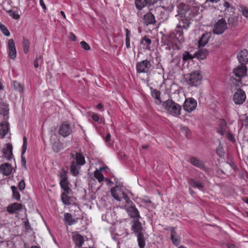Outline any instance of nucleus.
Wrapping results in <instances>:
<instances>
[{
    "mask_svg": "<svg viewBox=\"0 0 248 248\" xmlns=\"http://www.w3.org/2000/svg\"><path fill=\"white\" fill-rule=\"evenodd\" d=\"M110 137H111L110 134L109 133H108L105 138V140L106 142L108 143L109 142V141L110 140Z\"/></svg>",
    "mask_w": 248,
    "mask_h": 248,
    "instance_id": "nucleus-58",
    "label": "nucleus"
},
{
    "mask_svg": "<svg viewBox=\"0 0 248 248\" xmlns=\"http://www.w3.org/2000/svg\"><path fill=\"white\" fill-rule=\"evenodd\" d=\"M69 37H70V39L72 41H75L76 40V35L72 32H71L70 33Z\"/></svg>",
    "mask_w": 248,
    "mask_h": 248,
    "instance_id": "nucleus-57",
    "label": "nucleus"
},
{
    "mask_svg": "<svg viewBox=\"0 0 248 248\" xmlns=\"http://www.w3.org/2000/svg\"><path fill=\"white\" fill-rule=\"evenodd\" d=\"M12 145L10 144H6V147L3 149V156L7 160H10L14 156Z\"/></svg>",
    "mask_w": 248,
    "mask_h": 248,
    "instance_id": "nucleus-18",
    "label": "nucleus"
},
{
    "mask_svg": "<svg viewBox=\"0 0 248 248\" xmlns=\"http://www.w3.org/2000/svg\"><path fill=\"white\" fill-rule=\"evenodd\" d=\"M96 107L97 109L101 110L103 108V105L102 104L100 103L97 105Z\"/></svg>",
    "mask_w": 248,
    "mask_h": 248,
    "instance_id": "nucleus-64",
    "label": "nucleus"
},
{
    "mask_svg": "<svg viewBox=\"0 0 248 248\" xmlns=\"http://www.w3.org/2000/svg\"><path fill=\"white\" fill-rule=\"evenodd\" d=\"M163 108L170 114L177 116L181 114V107L172 100L168 99L162 104Z\"/></svg>",
    "mask_w": 248,
    "mask_h": 248,
    "instance_id": "nucleus-2",
    "label": "nucleus"
},
{
    "mask_svg": "<svg viewBox=\"0 0 248 248\" xmlns=\"http://www.w3.org/2000/svg\"><path fill=\"white\" fill-rule=\"evenodd\" d=\"M227 23L223 18L219 19L214 25L213 32L217 34H222L227 29Z\"/></svg>",
    "mask_w": 248,
    "mask_h": 248,
    "instance_id": "nucleus-8",
    "label": "nucleus"
},
{
    "mask_svg": "<svg viewBox=\"0 0 248 248\" xmlns=\"http://www.w3.org/2000/svg\"><path fill=\"white\" fill-rule=\"evenodd\" d=\"M158 1V0H146V6L150 10H153V7Z\"/></svg>",
    "mask_w": 248,
    "mask_h": 248,
    "instance_id": "nucleus-42",
    "label": "nucleus"
},
{
    "mask_svg": "<svg viewBox=\"0 0 248 248\" xmlns=\"http://www.w3.org/2000/svg\"><path fill=\"white\" fill-rule=\"evenodd\" d=\"M8 124L6 123L0 124V138H3L8 131Z\"/></svg>",
    "mask_w": 248,
    "mask_h": 248,
    "instance_id": "nucleus-29",
    "label": "nucleus"
},
{
    "mask_svg": "<svg viewBox=\"0 0 248 248\" xmlns=\"http://www.w3.org/2000/svg\"><path fill=\"white\" fill-rule=\"evenodd\" d=\"M65 192H64L61 194V200L63 204L65 205H69L71 204L70 198L67 196V194Z\"/></svg>",
    "mask_w": 248,
    "mask_h": 248,
    "instance_id": "nucleus-36",
    "label": "nucleus"
},
{
    "mask_svg": "<svg viewBox=\"0 0 248 248\" xmlns=\"http://www.w3.org/2000/svg\"><path fill=\"white\" fill-rule=\"evenodd\" d=\"M227 247L228 248H237V247L235 246L234 244H231V243H228L227 244Z\"/></svg>",
    "mask_w": 248,
    "mask_h": 248,
    "instance_id": "nucleus-60",
    "label": "nucleus"
},
{
    "mask_svg": "<svg viewBox=\"0 0 248 248\" xmlns=\"http://www.w3.org/2000/svg\"><path fill=\"white\" fill-rule=\"evenodd\" d=\"M13 86L15 90L20 93L21 94L23 93V86L21 84L16 81H13Z\"/></svg>",
    "mask_w": 248,
    "mask_h": 248,
    "instance_id": "nucleus-35",
    "label": "nucleus"
},
{
    "mask_svg": "<svg viewBox=\"0 0 248 248\" xmlns=\"http://www.w3.org/2000/svg\"><path fill=\"white\" fill-rule=\"evenodd\" d=\"M12 16L16 19H18L20 17L18 14L16 13H13Z\"/></svg>",
    "mask_w": 248,
    "mask_h": 248,
    "instance_id": "nucleus-62",
    "label": "nucleus"
},
{
    "mask_svg": "<svg viewBox=\"0 0 248 248\" xmlns=\"http://www.w3.org/2000/svg\"><path fill=\"white\" fill-rule=\"evenodd\" d=\"M130 39H125L126 46L127 48H130Z\"/></svg>",
    "mask_w": 248,
    "mask_h": 248,
    "instance_id": "nucleus-59",
    "label": "nucleus"
},
{
    "mask_svg": "<svg viewBox=\"0 0 248 248\" xmlns=\"http://www.w3.org/2000/svg\"><path fill=\"white\" fill-rule=\"evenodd\" d=\"M50 142L52 148L54 152H58L62 149V145L56 135L54 134L51 136Z\"/></svg>",
    "mask_w": 248,
    "mask_h": 248,
    "instance_id": "nucleus-11",
    "label": "nucleus"
},
{
    "mask_svg": "<svg viewBox=\"0 0 248 248\" xmlns=\"http://www.w3.org/2000/svg\"><path fill=\"white\" fill-rule=\"evenodd\" d=\"M92 117V119L94 121H95V122H99V116L96 113H93Z\"/></svg>",
    "mask_w": 248,
    "mask_h": 248,
    "instance_id": "nucleus-53",
    "label": "nucleus"
},
{
    "mask_svg": "<svg viewBox=\"0 0 248 248\" xmlns=\"http://www.w3.org/2000/svg\"><path fill=\"white\" fill-rule=\"evenodd\" d=\"M237 58L241 64L245 65L248 63V51L244 49L237 55Z\"/></svg>",
    "mask_w": 248,
    "mask_h": 248,
    "instance_id": "nucleus-14",
    "label": "nucleus"
},
{
    "mask_svg": "<svg viewBox=\"0 0 248 248\" xmlns=\"http://www.w3.org/2000/svg\"><path fill=\"white\" fill-rule=\"evenodd\" d=\"M8 108L7 107H5L3 111L2 110H0V114H2L3 115H6L8 114Z\"/></svg>",
    "mask_w": 248,
    "mask_h": 248,
    "instance_id": "nucleus-55",
    "label": "nucleus"
},
{
    "mask_svg": "<svg viewBox=\"0 0 248 248\" xmlns=\"http://www.w3.org/2000/svg\"><path fill=\"white\" fill-rule=\"evenodd\" d=\"M8 55L11 59H15L16 55V50L13 39H11L8 41Z\"/></svg>",
    "mask_w": 248,
    "mask_h": 248,
    "instance_id": "nucleus-13",
    "label": "nucleus"
},
{
    "mask_svg": "<svg viewBox=\"0 0 248 248\" xmlns=\"http://www.w3.org/2000/svg\"><path fill=\"white\" fill-rule=\"evenodd\" d=\"M152 67L151 62L147 60H144L137 63L136 70L138 73H148Z\"/></svg>",
    "mask_w": 248,
    "mask_h": 248,
    "instance_id": "nucleus-5",
    "label": "nucleus"
},
{
    "mask_svg": "<svg viewBox=\"0 0 248 248\" xmlns=\"http://www.w3.org/2000/svg\"><path fill=\"white\" fill-rule=\"evenodd\" d=\"M80 45L81 47L86 50H89L91 48L90 46L85 41H81Z\"/></svg>",
    "mask_w": 248,
    "mask_h": 248,
    "instance_id": "nucleus-46",
    "label": "nucleus"
},
{
    "mask_svg": "<svg viewBox=\"0 0 248 248\" xmlns=\"http://www.w3.org/2000/svg\"><path fill=\"white\" fill-rule=\"evenodd\" d=\"M40 59H41V56L37 57L34 61V66L36 68H37L39 66L38 61Z\"/></svg>",
    "mask_w": 248,
    "mask_h": 248,
    "instance_id": "nucleus-52",
    "label": "nucleus"
},
{
    "mask_svg": "<svg viewBox=\"0 0 248 248\" xmlns=\"http://www.w3.org/2000/svg\"><path fill=\"white\" fill-rule=\"evenodd\" d=\"M78 218L73 217L72 215L70 213H66L64 214V220L65 223L68 224L70 226L76 223L78 221Z\"/></svg>",
    "mask_w": 248,
    "mask_h": 248,
    "instance_id": "nucleus-23",
    "label": "nucleus"
},
{
    "mask_svg": "<svg viewBox=\"0 0 248 248\" xmlns=\"http://www.w3.org/2000/svg\"><path fill=\"white\" fill-rule=\"evenodd\" d=\"M208 42L207 34H203L199 41L200 46H204Z\"/></svg>",
    "mask_w": 248,
    "mask_h": 248,
    "instance_id": "nucleus-39",
    "label": "nucleus"
},
{
    "mask_svg": "<svg viewBox=\"0 0 248 248\" xmlns=\"http://www.w3.org/2000/svg\"><path fill=\"white\" fill-rule=\"evenodd\" d=\"M23 205L21 203L15 202L9 205L7 207V211L10 214H18L23 209Z\"/></svg>",
    "mask_w": 248,
    "mask_h": 248,
    "instance_id": "nucleus-12",
    "label": "nucleus"
},
{
    "mask_svg": "<svg viewBox=\"0 0 248 248\" xmlns=\"http://www.w3.org/2000/svg\"><path fill=\"white\" fill-rule=\"evenodd\" d=\"M228 131L226 122L224 119L220 120L218 127L217 130V133L222 136H224Z\"/></svg>",
    "mask_w": 248,
    "mask_h": 248,
    "instance_id": "nucleus-16",
    "label": "nucleus"
},
{
    "mask_svg": "<svg viewBox=\"0 0 248 248\" xmlns=\"http://www.w3.org/2000/svg\"><path fill=\"white\" fill-rule=\"evenodd\" d=\"M242 11L243 15L245 17L248 18V8L245 7L242 9Z\"/></svg>",
    "mask_w": 248,
    "mask_h": 248,
    "instance_id": "nucleus-50",
    "label": "nucleus"
},
{
    "mask_svg": "<svg viewBox=\"0 0 248 248\" xmlns=\"http://www.w3.org/2000/svg\"><path fill=\"white\" fill-rule=\"evenodd\" d=\"M22 44L24 52L27 54L29 52L30 48V43L29 40L24 38Z\"/></svg>",
    "mask_w": 248,
    "mask_h": 248,
    "instance_id": "nucleus-40",
    "label": "nucleus"
},
{
    "mask_svg": "<svg viewBox=\"0 0 248 248\" xmlns=\"http://www.w3.org/2000/svg\"><path fill=\"white\" fill-rule=\"evenodd\" d=\"M186 78L189 85L196 86L200 84L202 77L200 71H195L187 75Z\"/></svg>",
    "mask_w": 248,
    "mask_h": 248,
    "instance_id": "nucleus-4",
    "label": "nucleus"
},
{
    "mask_svg": "<svg viewBox=\"0 0 248 248\" xmlns=\"http://www.w3.org/2000/svg\"><path fill=\"white\" fill-rule=\"evenodd\" d=\"M170 230L171 232L170 237L172 243L176 246L179 245L181 241L180 237L176 232L175 228L173 227H170Z\"/></svg>",
    "mask_w": 248,
    "mask_h": 248,
    "instance_id": "nucleus-20",
    "label": "nucleus"
},
{
    "mask_svg": "<svg viewBox=\"0 0 248 248\" xmlns=\"http://www.w3.org/2000/svg\"><path fill=\"white\" fill-rule=\"evenodd\" d=\"M127 212L131 217L135 218L136 220L139 219L140 217V213L138 210L135 207L129 206L127 208Z\"/></svg>",
    "mask_w": 248,
    "mask_h": 248,
    "instance_id": "nucleus-22",
    "label": "nucleus"
},
{
    "mask_svg": "<svg viewBox=\"0 0 248 248\" xmlns=\"http://www.w3.org/2000/svg\"><path fill=\"white\" fill-rule=\"evenodd\" d=\"M0 30L5 36H10V33L9 31L4 25L0 24Z\"/></svg>",
    "mask_w": 248,
    "mask_h": 248,
    "instance_id": "nucleus-43",
    "label": "nucleus"
},
{
    "mask_svg": "<svg viewBox=\"0 0 248 248\" xmlns=\"http://www.w3.org/2000/svg\"><path fill=\"white\" fill-rule=\"evenodd\" d=\"M110 193L112 196L118 201L124 200L127 204L132 202L125 192V189L123 186L116 185L110 189Z\"/></svg>",
    "mask_w": 248,
    "mask_h": 248,
    "instance_id": "nucleus-1",
    "label": "nucleus"
},
{
    "mask_svg": "<svg viewBox=\"0 0 248 248\" xmlns=\"http://www.w3.org/2000/svg\"><path fill=\"white\" fill-rule=\"evenodd\" d=\"M146 0H135L136 7L139 10H141L144 7L146 6Z\"/></svg>",
    "mask_w": 248,
    "mask_h": 248,
    "instance_id": "nucleus-38",
    "label": "nucleus"
},
{
    "mask_svg": "<svg viewBox=\"0 0 248 248\" xmlns=\"http://www.w3.org/2000/svg\"><path fill=\"white\" fill-rule=\"evenodd\" d=\"M18 187L20 190H22L25 188V183L23 180H22L20 181L19 183Z\"/></svg>",
    "mask_w": 248,
    "mask_h": 248,
    "instance_id": "nucleus-49",
    "label": "nucleus"
},
{
    "mask_svg": "<svg viewBox=\"0 0 248 248\" xmlns=\"http://www.w3.org/2000/svg\"><path fill=\"white\" fill-rule=\"evenodd\" d=\"M143 21L146 25L154 24L156 22L154 14L150 12L144 16Z\"/></svg>",
    "mask_w": 248,
    "mask_h": 248,
    "instance_id": "nucleus-21",
    "label": "nucleus"
},
{
    "mask_svg": "<svg viewBox=\"0 0 248 248\" xmlns=\"http://www.w3.org/2000/svg\"><path fill=\"white\" fill-rule=\"evenodd\" d=\"M160 92L156 89H154L151 92L152 97L156 100L155 101V103L158 105H160L162 103L160 98Z\"/></svg>",
    "mask_w": 248,
    "mask_h": 248,
    "instance_id": "nucleus-27",
    "label": "nucleus"
},
{
    "mask_svg": "<svg viewBox=\"0 0 248 248\" xmlns=\"http://www.w3.org/2000/svg\"><path fill=\"white\" fill-rule=\"evenodd\" d=\"M73 129L71 125L65 122L63 123L60 126L59 133L62 137H66L69 136L72 132Z\"/></svg>",
    "mask_w": 248,
    "mask_h": 248,
    "instance_id": "nucleus-10",
    "label": "nucleus"
},
{
    "mask_svg": "<svg viewBox=\"0 0 248 248\" xmlns=\"http://www.w3.org/2000/svg\"><path fill=\"white\" fill-rule=\"evenodd\" d=\"M132 230L134 232L137 234L138 233H141V231L142 230V227L141 223L139 221V220H135L133 222V224L132 225Z\"/></svg>",
    "mask_w": 248,
    "mask_h": 248,
    "instance_id": "nucleus-28",
    "label": "nucleus"
},
{
    "mask_svg": "<svg viewBox=\"0 0 248 248\" xmlns=\"http://www.w3.org/2000/svg\"><path fill=\"white\" fill-rule=\"evenodd\" d=\"M225 10L228 9L230 7H232L229 2L226 1H224L222 4Z\"/></svg>",
    "mask_w": 248,
    "mask_h": 248,
    "instance_id": "nucleus-51",
    "label": "nucleus"
},
{
    "mask_svg": "<svg viewBox=\"0 0 248 248\" xmlns=\"http://www.w3.org/2000/svg\"><path fill=\"white\" fill-rule=\"evenodd\" d=\"M76 163L80 166L83 165L85 163L84 157L80 153H76Z\"/></svg>",
    "mask_w": 248,
    "mask_h": 248,
    "instance_id": "nucleus-33",
    "label": "nucleus"
},
{
    "mask_svg": "<svg viewBox=\"0 0 248 248\" xmlns=\"http://www.w3.org/2000/svg\"><path fill=\"white\" fill-rule=\"evenodd\" d=\"M194 57L192 56L188 52H185L183 55V59L184 61L192 60Z\"/></svg>",
    "mask_w": 248,
    "mask_h": 248,
    "instance_id": "nucleus-44",
    "label": "nucleus"
},
{
    "mask_svg": "<svg viewBox=\"0 0 248 248\" xmlns=\"http://www.w3.org/2000/svg\"><path fill=\"white\" fill-rule=\"evenodd\" d=\"M197 103L193 98H188L186 99L184 104V109L188 112H191L197 107Z\"/></svg>",
    "mask_w": 248,
    "mask_h": 248,
    "instance_id": "nucleus-9",
    "label": "nucleus"
},
{
    "mask_svg": "<svg viewBox=\"0 0 248 248\" xmlns=\"http://www.w3.org/2000/svg\"><path fill=\"white\" fill-rule=\"evenodd\" d=\"M228 23L229 25L235 26L237 23L236 18L234 16L229 17L228 19Z\"/></svg>",
    "mask_w": 248,
    "mask_h": 248,
    "instance_id": "nucleus-45",
    "label": "nucleus"
},
{
    "mask_svg": "<svg viewBox=\"0 0 248 248\" xmlns=\"http://www.w3.org/2000/svg\"><path fill=\"white\" fill-rule=\"evenodd\" d=\"M40 4L42 6V8L45 11L46 9V7L44 3V0H39Z\"/></svg>",
    "mask_w": 248,
    "mask_h": 248,
    "instance_id": "nucleus-56",
    "label": "nucleus"
},
{
    "mask_svg": "<svg viewBox=\"0 0 248 248\" xmlns=\"http://www.w3.org/2000/svg\"><path fill=\"white\" fill-rule=\"evenodd\" d=\"M246 99V95L245 92L241 89H238L237 91L234 93L232 100L236 105H242L245 101Z\"/></svg>",
    "mask_w": 248,
    "mask_h": 248,
    "instance_id": "nucleus-7",
    "label": "nucleus"
},
{
    "mask_svg": "<svg viewBox=\"0 0 248 248\" xmlns=\"http://www.w3.org/2000/svg\"><path fill=\"white\" fill-rule=\"evenodd\" d=\"M11 189L13 192V197L17 201H20V195L17 190V187L15 186H12Z\"/></svg>",
    "mask_w": 248,
    "mask_h": 248,
    "instance_id": "nucleus-37",
    "label": "nucleus"
},
{
    "mask_svg": "<svg viewBox=\"0 0 248 248\" xmlns=\"http://www.w3.org/2000/svg\"><path fill=\"white\" fill-rule=\"evenodd\" d=\"M189 183L194 187H196L201 189L203 187V184L201 182L194 179H190Z\"/></svg>",
    "mask_w": 248,
    "mask_h": 248,
    "instance_id": "nucleus-34",
    "label": "nucleus"
},
{
    "mask_svg": "<svg viewBox=\"0 0 248 248\" xmlns=\"http://www.w3.org/2000/svg\"><path fill=\"white\" fill-rule=\"evenodd\" d=\"M141 43L143 45H144V46L147 45L146 46V48L147 49H149L150 48V45L151 44V40L149 38L147 37L146 36H144L143 38Z\"/></svg>",
    "mask_w": 248,
    "mask_h": 248,
    "instance_id": "nucleus-41",
    "label": "nucleus"
},
{
    "mask_svg": "<svg viewBox=\"0 0 248 248\" xmlns=\"http://www.w3.org/2000/svg\"><path fill=\"white\" fill-rule=\"evenodd\" d=\"M73 239L76 246L78 247H80L84 241V237L78 233H76L73 236Z\"/></svg>",
    "mask_w": 248,
    "mask_h": 248,
    "instance_id": "nucleus-24",
    "label": "nucleus"
},
{
    "mask_svg": "<svg viewBox=\"0 0 248 248\" xmlns=\"http://www.w3.org/2000/svg\"><path fill=\"white\" fill-rule=\"evenodd\" d=\"M136 235L138 238V241L139 247H140V248H144L145 245V243L143 233L141 232Z\"/></svg>",
    "mask_w": 248,
    "mask_h": 248,
    "instance_id": "nucleus-32",
    "label": "nucleus"
},
{
    "mask_svg": "<svg viewBox=\"0 0 248 248\" xmlns=\"http://www.w3.org/2000/svg\"><path fill=\"white\" fill-rule=\"evenodd\" d=\"M247 67L246 65L241 64L240 66H238L233 70V72L236 77L238 78H241L244 77L247 73Z\"/></svg>",
    "mask_w": 248,
    "mask_h": 248,
    "instance_id": "nucleus-15",
    "label": "nucleus"
},
{
    "mask_svg": "<svg viewBox=\"0 0 248 248\" xmlns=\"http://www.w3.org/2000/svg\"><path fill=\"white\" fill-rule=\"evenodd\" d=\"M190 162L193 165L201 169H204V165L202 161L196 157H193L191 158L190 160Z\"/></svg>",
    "mask_w": 248,
    "mask_h": 248,
    "instance_id": "nucleus-26",
    "label": "nucleus"
},
{
    "mask_svg": "<svg viewBox=\"0 0 248 248\" xmlns=\"http://www.w3.org/2000/svg\"><path fill=\"white\" fill-rule=\"evenodd\" d=\"M102 170H103V169L100 168V170H96L94 172V176L96 179H97L99 183L103 182L104 179V177L101 173Z\"/></svg>",
    "mask_w": 248,
    "mask_h": 248,
    "instance_id": "nucleus-31",
    "label": "nucleus"
},
{
    "mask_svg": "<svg viewBox=\"0 0 248 248\" xmlns=\"http://www.w3.org/2000/svg\"><path fill=\"white\" fill-rule=\"evenodd\" d=\"M12 171L11 165L8 163L2 164L0 166V172L6 176L9 175Z\"/></svg>",
    "mask_w": 248,
    "mask_h": 248,
    "instance_id": "nucleus-19",
    "label": "nucleus"
},
{
    "mask_svg": "<svg viewBox=\"0 0 248 248\" xmlns=\"http://www.w3.org/2000/svg\"><path fill=\"white\" fill-rule=\"evenodd\" d=\"M217 153L220 157L224 155V153L223 151V149H222V147L220 145L218 146V147L217 149Z\"/></svg>",
    "mask_w": 248,
    "mask_h": 248,
    "instance_id": "nucleus-48",
    "label": "nucleus"
},
{
    "mask_svg": "<svg viewBox=\"0 0 248 248\" xmlns=\"http://www.w3.org/2000/svg\"><path fill=\"white\" fill-rule=\"evenodd\" d=\"M59 177L60 180V184L61 188L67 193H70L71 189L70 188L66 171L62 170L59 173Z\"/></svg>",
    "mask_w": 248,
    "mask_h": 248,
    "instance_id": "nucleus-3",
    "label": "nucleus"
},
{
    "mask_svg": "<svg viewBox=\"0 0 248 248\" xmlns=\"http://www.w3.org/2000/svg\"><path fill=\"white\" fill-rule=\"evenodd\" d=\"M224 136L226 137L230 140L232 142L235 141V138L234 137V136L232 134L229 133L228 131Z\"/></svg>",
    "mask_w": 248,
    "mask_h": 248,
    "instance_id": "nucleus-47",
    "label": "nucleus"
},
{
    "mask_svg": "<svg viewBox=\"0 0 248 248\" xmlns=\"http://www.w3.org/2000/svg\"><path fill=\"white\" fill-rule=\"evenodd\" d=\"M189 25L186 24L184 22V20H182V22H180L177 26L175 30V38L179 43H183L184 42L185 39L182 31L183 29H187Z\"/></svg>",
    "mask_w": 248,
    "mask_h": 248,
    "instance_id": "nucleus-6",
    "label": "nucleus"
},
{
    "mask_svg": "<svg viewBox=\"0 0 248 248\" xmlns=\"http://www.w3.org/2000/svg\"><path fill=\"white\" fill-rule=\"evenodd\" d=\"M181 129L186 133H187L188 131H189L188 128L186 126H182Z\"/></svg>",
    "mask_w": 248,
    "mask_h": 248,
    "instance_id": "nucleus-63",
    "label": "nucleus"
},
{
    "mask_svg": "<svg viewBox=\"0 0 248 248\" xmlns=\"http://www.w3.org/2000/svg\"><path fill=\"white\" fill-rule=\"evenodd\" d=\"M243 123L246 126H248V117H246L245 120H244Z\"/></svg>",
    "mask_w": 248,
    "mask_h": 248,
    "instance_id": "nucleus-61",
    "label": "nucleus"
},
{
    "mask_svg": "<svg viewBox=\"0 0 248 248\" xmlns=\"http://www.w3.org/2000/svg\"><path fill=\"white\" fill-rule=\"evenodd\" d=\"M208 52L206 50L201 49L199 50L198 52L195 53L194 57L199 59H203L205 58Z\"/></svg>",
    "mask_w": 248,
    "mask_h": 248,
    "instance_id": "nucleus-30",
    "label": "nucleus"
},
{
    "mask_svg": "<svg viewBox=\"0 0 248 248\" xmlns=\"http://www.w3.org/2000/svg\"><path fill=\"white\" fill-rule=\"evenodd\" d=\"M23 145L22 146V151H21V165L23 167L26 169V160L24 157L23 155L26 151L27 150V139L24 136L23 138Z\"/></svg>",
    "mask_w": 248,
    "mask_h": 248,
    "instance_id": "nucleus-17",
    "label": "nucleus"
},
{
    "mask_svg": "<svg viewBox=\"0 0 248 248\" xmlns=\"http://www.w3.org/2000/svg\"><path fill=\"white\" fill-rule=\"evenodd\" d=\"M125 32H126L125 39H130V34H131L130 31L127 28L125 29Z\"/></svg>",
    "mask_w": 248,
    "mask_h": 248,
    "instance_id": "nucleus-54",
    "label": "nucleus"
},
{
    "mask_svg": "<svg viewBox=\"0 0 248 248\" xmlns=\"http://www.w3.org/2000/svg\"><path fill=\"white\" fill-rule=\"evenodd\" d=\"M80 166V165L77 164L75 161L71 162L70 172L73 175L76 176L78 175Z\"/></svg>",
    "mask_w": 248,
    "mask_h": 248,
    "instance_id": "nucleus-25",
    "label": "nucleus"
}]
</instances>
